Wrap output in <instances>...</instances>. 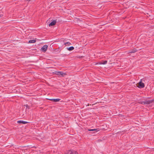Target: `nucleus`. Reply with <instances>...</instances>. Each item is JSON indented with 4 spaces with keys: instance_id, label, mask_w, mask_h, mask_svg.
I'll use <instances>...</instances> for the list:
<instances>
[{
    "instance_id": "1",
    "label": "nucleus",
    "mask_w": 154,
    "mask_h": 154,
    "mask_svg": "<svg viewBox=\"0 0 154 154\" xmlns=\"http://www.w3.org/2000/svg\"><path fill=\"white\" fill-rule=\"evenodd\" d=\"M139 103L142 104H149L152 103V104L154 105V99L151 100H146L140 102Z\"/></svg>"
},
{
    "instance_id": "2",
    "label": "nucleus",
    "mask_w": 154,
    "mask_h": 154,
    "mask_svg": "<svg viewBox=\"0 0 154 154\" xmlns=\"http://www.w3.org/2000/svg\"><path fill=\"white\" fill-rule=\"evenodd\" d=\"M144 82V79H141L139 83V88H143L144 86V84L143 82Z\"/></svg>"
},
{
    "instance_id": "3",
    "label": "nucleus",
    "mask_w": 154,
    "mask_h": 154,
    "mask_svg": "<svg viewBox=\"0 0 154 154\" xmlns=\"http://www.w3.org/2000/svg\"><path fill=\"white\" fill-rule=\"evenodd\" d=\"M53 73L56 75L61 76H63L64 75H65L64 73H63L61 71H55Z\"/></svg>"
},
{
    "instance_id": "4",
    "label": "nucleus",
    "mask_w": 154,
    "mask_h": 154,
    "mask_svg": "<svg viewBox=\"0 0 154 154\" xmlns=\"http://www.w3.org/2000/svg\"><path fill=\"white\" fill-rule=\"evenodd\" d=\"M65 154H78V152L72 150L67 151Z\"/></svg>"
},
{
    "instance_id": "5",
    "label": "nucleus",
    "mask_w": 154,
    "mask_h": 154,
    "mask_svg": "<svg viewBox=\"0 0 154 154\" xmlns=\"http://www.w3.org/2000/svg\"><path fill=\"white\" fill-rule=\"evenodd\" d=\"M48 47V45H44L41 48V50L43 52H45L46 51Z\"/></svg>"
},
{
    "instance_id": "6",
    "label": "nucleus",
    "mask_w": 154,
    "mask_h": 154,
    "mask_svg": "<svg viewBox=\"0 0 154 154\" xmlns=\"http://www.w3.org/2000/svg\"><path fill=\"white\" fill-rule=\"evenodd\" d=\"M17 122L18 123H22L23 124H26V123H28V122H26L25 121H22V120L18 121H17Z\"/></svg>"
},
{
    "instance_id": "7",
    "label": "nucleus",
    "mask_w": 154,
    "mask_h": 154,
    "mask_svg": "<svg viewBox=\"0 0 154 154\" xmlns=\"http://www.w3.org/2000/svg\"><path fill=\"white\" fill-rule=\"evenodd\" d=\"M56 21L55 20H53L49 25V26H53L55 24Z\"/></svg>"
},
{
    "instance_id": "8",
    "label": "nucleus",
    "mask_w": 154,
    "mask_h": 154,
    "mask_svg": "<svg viewBox=\"0 0 154 154\" xmlns=\"http://www.w3.org/2000/svg\"><path fill=\"white\" fill-rule=\"evenodd\" d=\"M50 100L53 101L54 102H57L60 100L59 99H50Z\"/></svg>"
},
{
    "instance_id": "9",
    "label": "nucleus",
    "mask_w": 154,
    "mask_h": 154,
    "mask_svg": "<svg viewBox=\"0 0 154 154\" xmlns=\"http://www.w3.org/2000/svg\"><path fill=\"white\" fill-rule=\"evenodd\" d=\"M74 48L73 46H71L69 48H67L66 49L68 51H71L73 50Z\"/></svg>"
},
{
    "instance_id": "10",
    "label": "nucleus",
    "mask_w": 154,
    "mask_h": 154,
    "mask_svg": "<svg viewBox=\"0 0 154 154\" xmlns=\"http://www.w3.org/2000/svg\"><path fill=\"white\" fill-rule=\"evenodd\" d=\"M107 62V60H105L103 61V62H101L100 63H99V64L100 65L103 64V65H105L106 64Z\"/></svg>"
},
{
    "instance_id": "11",
    "label": "nucleus",
    "mask_w": 154,
    "mask_h": 154,
    "mask_svg": "<svg viewBox=\"0 0 154 154\" xmlns=\"http://www.w3.org/2000/svg\"><path fill=\"white\" fill-rule=\"evenodd\" d=\"M88 131H95L96 132H97L98 131H99L98 129H88Z\"/></svg>"
},
{
    "instance_id": "12",
    "label": "nucleus",
    "mask_w": 154,
    "mask_h": 154,
    "mask_svg": "<svg viewBox=\"0 0 154 154\" xmlns=\"http://www.w3.org/2000/svg\"><path fill=\"white\" fill-rule=\"evenodd\" d=\"M36 41L35 40H32L29 41V43H33L35 42Z\"/></svg>"
},
{
    "instance_id": "13",
    "label": "nucleus",
    "mask_w": 154,
    "mask_h": 154,
    "mask_svg": "<svg viewBox=\"0 0 154 154\" xmlns=\"http://www.w3.org/2000/svg\"><path fill=\"white\" fill-rule=\"evenodd\" d=\"M64 45L66 46H69L71 44L69 42H65L64 43Z\"/></svg>"
},
{
    "instance_id": "14",
    "label": "nucleus",
    "mask_w": 154,
    "mask_h": 154,
    "mask_svg": "<svg viewBox=\"0 0 154 154\" xmlns=\"http://www.w3.org/2000/svg\"><path fill=\"white\" fill-rule=\"evenodd\" d=\"M137 51V50H134L130 52V53H134Z\"/></svg>"
},
{
    "instance_id": "15",
    "label": "nucleus",
    "mask_w": 154,
    "mask_h": 154,
    "mask_svg": "<svg viewBox=\"0 0 154 154\" xmlns=\"http://www.w3.org/2000/svg\"><path fill=\"white\" fill-rule=\"evenodd\" d=\"M2 16H3V15H2V14H0V17H2Z\"/></svg>"
},
{
    "instance_id": "16",
    "label": "nucleus",
    "mask_w": 154,
    "mask_h": 154,
    "mask_svg": "<svg viewBox=\"0 0 154 154\" xmlns=\"http://www.w3.org/2000/svg\"><path fill=\"white\" fill-rule=\"evenodd\" d=\"M31 0H26L27 1H30Z\"/></svg>"
}]
</instances>
